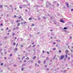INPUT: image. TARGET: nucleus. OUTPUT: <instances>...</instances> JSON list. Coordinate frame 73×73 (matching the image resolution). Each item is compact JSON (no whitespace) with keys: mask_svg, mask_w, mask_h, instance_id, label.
<instances>
[{"mask_svg":"<svg viewBox=\"0 0 73 73\" xmlns=\"http://www.w3.org/2000/svg\"><path fill=\"white\" fill-rule=\"evenodd\" d=\"M64 58V55H61L60 58V60H62Z\"/></svg>","mask_w":73,"mask_h":73,"instance_id":"obj_1","label":"nucleus"},{"mask_svg":"<svg viewBox=\"0 0 73 73\" xmlns=\"http://www.w3.org/2000/svg\"><path fill=\"white\" fill-rule=\"evenodd\" d=\"M60 20V21L61 23H65V22H64V21H63V20L61 19Z\"/></svg>","mask_w":73,"mask_h":73,"instance_id":"obj_2","label":"nucleus"},{"mask_svg":"<svg viewBox=\"0 0 73 73\" xmlns=\"http://www.w3.org/2000/svg\"><path fill=\"white\" fill-rule=\"evenodd\" d=\"M49 57H46V61H48V60H49Z\"/></svg>","mask_w":73,"mask_h":73,"instance_id":"obj_3","label":"nucleus"},{"mask_svg":"<svg viewBox=\"0 0 73 73\" xmlns=\"http://www.w3.org/2000/svg\"><path fill=\"white\" fill-rule=\"evenodd\" d=\"M20 20H17V21H16V23H19V22H20Z\"/></svg>","mask_w":73,"mask_h":73,"instance_id":"obj_4","label":"nucleus"},{"mask_svg":"<svg viewBox=\"0 0 73 73\" xmlns=\"http://www.w3.org/2000/svg\"><path fill=\"white\" fill-rule=\"evenodd\" d=\"M65 52H66V53H67L69 52V50H66L65 51Z\"/></svg>","mask_w":73,"mask_h":73,"instance_id":"obj_5","label":"nucleus"},{"mask_svg":"<svg viewBox=\"0 0 73 73\" xmlns=\"http://www.w3.org/2000/svg\"><path fill=\"white\" fill-rule=\"evenodd\" d=\"M17 26H18V27H19V26H20V23H17Z\"/></svg>","mask_w":73,"mask_h":73,"instance_id":"obj_6","label":"nucleus"},{"mask_svg":"<svg viewBox=\"0 0 73 73\" xmlns=\"http://www.w3.org/2000/svg\"><path fill=\"white\" fill-rule=\"evenodd\" d=\"M28 20H32V18L31 17H30L29 19Z\"/></svg>","mask_w":73,"mask_h":73,"instance_id":"obj_7","label":"nucleus"},{"mask_svg":"<svg viewBox=\"0 0 73 73\" xmlns=\"http://www.w3.org/2000/svg\"><path fill=\"white\" fill-rule=\"evenodd\" d=\"M26 60H29V57H27L26 58Z\"/></svg>","mask_w":73,"mask_h":73,"instance_id":"obj_8","label":"nucleus"},{"mask_svg":"<svg viewBox=\"0 0 73 73\" xmlns=\"http://www.w3.org/2000/svg\"><path fill=\"white\" fill-rule=\"evenodd\" d=\"M66 5H67V7H68V8H69V4L68 3H67L66 4Z\"/></svg>","mask_w":73,"mask_h":73,"instance_id":"obj_9","label":"nucleus"},{"mask_svg":"<svg viewBox=\"0 0 73 73\" xmlns=\"http://www.w3.org/2000/svg\"><path fill=\"white\" fill-rule=\"evenodd\" d=\"M36 58V56H35L33 58V60H35V58Z\"/></svg>","mask_w":73,"mask_h":73,"instance_id":"obj_10","label":"nucleus"},{"mask_svg":"<svg viewBox=\"0 0 73 73\" xmlns=\"http://www.w3.org/2000/svg\"><path fill=\"white\" fill-rule=\"evenodd\" d=\"M56 49V48H53V50H55Z\"/></svg>","mask_w":73,"mask_h":73,"instance_id":"obj_11","label":"nucleus"},{"mask_svg":"<svg viewBox=\"0 0 73 73\" xmlns=\"http://www.w3.org/2000/svg\"><path fill=\"white\" fill-rule=\"evenodd\" d=\"M21 18V16H20V17H19V19H20Z\"/></svg>","mask_w":73,"mask_h":73,"instance_id":"obj_12","label":"nucleus"},{"mask_svg":"<svg viewBox=\"0 0 73 73\" xmlns=\"http://www.w3.org/2000/svg\"><path fill=\"white\" fill-rule=\"evenodd\" d=\"M46 63V61L45 60H44V64H45Z\"/></svg>","mask_w":73,"mask_h":73,"instance_id":"obj_13","label":"nucleus"},{"mask_svg":"<svg viewBox=\"0 0 73 73\" xmlns=\"http://www.w3.org/2000/svg\"><path fill=\"white\" fill-rule=\"evenodd\" d=\"M3 7V5H0V8H2Z\"/></svg>","mask_w":73,"mask_h":73,"instance_id":"obj_14","label":"nucleus"},{"mask_svg":"<svg viewBox=\"0 0 73 73\" xmlns=\"http://www.w3.org/2000/svg\"><path fill=\"white\" fill-rule=\"evenodd\" d=\"M13 36H15V33H13L12 34Z\"/></svg>","mask_w":73,"mask_h":73,"instance_id":"obj_15","label":"nucleus"},{"mask_svg":"<svg viewBox=\"0 0 73 73\" xmlns=\"http://www.w3.org/2000/svg\"><path fill=\"white\" fill-rule=\"evenodd\" d=\"M64 29H67V28L66 27H64Z\"/></svg>","mask_w":73,"mask_h":73,"instance_id":"obj_16","label":"nucleus"},{"mask_svg":"<svg viewBox=\"0 0 73 73\" xmlns=\"http://www.w3.org/2000/svg\"><path fill=\"white\" fill-rule=\"evenodd\" d=\"M15 50H17V48H16L15 49Z\"/></svg>","mask_w":73,"mask_h":73,"instance_id":"obj_17","label":"nucleus"},{"mask_svg":"<svg viewBox=\"0 0 73 73\" xmlns=\"http://www.w3.org/2000/svg\"><path fill=\"white\" fill-rule=\"evenodd\" d=\"M15 30H16V28H14L13 29V31H15Z\"/></svg>","mask_w":73,"mask_h":73,"instance_id":"obj_18","label":"nucleus"},{"mask_svg":"<svg viewBox=\"0 0 73 73\" xmlns=\"http://www.w3.org/2000/svg\"><path fill=\"white\" fill-rule=\"evenodd\" d=\"M70 57H68V60H70Z\"/></svg>","mask_w":73,"mask_h":73,"instance_id":"obj_19","label":"nucleus"},{"mask_svg":"<svg viewBox=\"0 0 73 73\" xmlns=\"http://www.w3.org/2000/svg\"><path fill=\"white\" fill-rule=\"evenodd\" d=\"M16 28L17 29H19V27H16Z\"/></svg>","mask_w":73,"mask_h":73,"instance_id":"obj_20","label":"nucleus"},{"mask_svg":"<svg viewBox=\"0 0 73 73\" xmlns=\"http://www.w3.org/2000/svg\"><path fill=\"white\" fill-rule=\"evenodd\" d=\"M53 45H55V44H56V42H53Z\"/></svg>","mask_w":73,"mask_h":73,"instance_id":"obj_21","label":"nucleus"},{"mask_svg":"<svg viewBox=\"0 0 73 73\" xmlns=\"http://www.w3.org/2000/svg\"><path fill=\"white\" fill-rule=\"evenodd\" d=\"M38 62V63H39V64H40V62H41L40 61H39Z\"/></svg>","mask_w":73,"mask_h":73,"instance_id":"obj_22","label":"nucleus"},{"mask_svg":"<svg viewBox=\"0 0 73 73\" xmlns=\"http://www.w3.org/2000/svg\"><path fill=\"white\" fill-rule=\"evenodd\" d=\"M32 25L34 27V26H35V25L33 24H32Z\"/></svg>","mask_w":73,"mask_h":73,"instance_id":"obj_23","label":"nucleus"},{"mask_svg":"<svg viewBox=\"0 0 73 73\" xmlns=\"http://www.w3.org/2000/svg\"><path fill=\"white\" fill-rule=\"evenodd\" d=\"M65 57H66V58H67V57H68V55H65Z\"/></svg>","mask_w":73,"mask_h":73,"instance_id":"obj_24","label":"nucleus"},{"mask_svg":"<svg viewBox=\"0 0 73 73\" xmlns=\"http://www.w3.org/2000/svg\"><path fill=\"white\" fill-rule=\"evenodd\" d=\"M27 62V61L25 60L24 61V62Z\"/></svg>","mask_w":73,"mask_h":73,"instance_id":"obj_25","label":"nucleus"},{"mask_svg":"<svg viewBox=\"0 0 73 73\" xmlns=\"http://www.w3.org/2000/svg\"><path fill=\"white\" fill-rule=\"evenodd\" d=\"M26 23H27V22H24L23 24H26Z\"/></svg>","mask_w":73,"mask_h":73,"instance_id":"obj_26","label":"nucleus"},{"mask_svg":"<svg viewBox=\"0 0 73 73\" xmlns=\"http://www.w3.org/2000/svg\"><path fill=\"white\" fill-rule=\"evenodd\" d=\"M15 40H16V39H17V37H15Z\"/></svg>","mask_w":73,"mask_h":73,"instance_id":"obj_27","label":"nucleus"},{"mask_svg":"<svg viewBox=\"0 0 73 73\" xmlns=\"http://www.w3.org/2000/svg\"><path fill=\"white\" fill-rule=\"evenodd\" d=\"M21 25H23V22H21Z\"/></svg>","mask_w":73,"mask_h":73,"instance_id":"obj_28","label":"nucleus"},{"mask_svg":"<svg viewBox=\"0 0 73 73\" xmlns=\"http://www.w3.org/2000/svg\"><path fill=\"white\" fill-rule=\"evenodd\" d=\"M59 53H61V50H59Z\"/></svg>","mask_w":73,"mask_h":73,"instance_id":"obj_29","label":"nucleus"},{"mask_svg":"<svg viewBox=\"0 0 73 73\" xmlns=\"http://www.w3.org/2000/svg\"><path fill=\"white\" fill-rule=\"evenodd\" d=\"M1 65L2 66V65H3V63H2L1 64Z\"/></svg>","mask_w":73,"mask_h":73,"instance_id":"obj_30","label":"nucleus"},{"mask_svg":"<svg viewBox=\"0 0 73 73\" xmlns=\"http://www.w3.org/2000/svg\"><path fill=\"white\" fill-rule=\"evenodd\" d=\"M19 8H20V9H22V7L21 6H20L19 7Z\"/></svg>","mask_w":73,"mask_h":73,"instance_id":"obj_31","label":"nucleus"},{"mask_svg":"<svg viewBox=\"0 0 73 73\" xmlns=\"http://www.w3.org/2000/svg\"><path fill=\"white\" fill-rule=\"evenodd\" d=\"M13 44L14 45H16V44L15 43H13Z\"/></svg>","mask_w":73,"mask_h":73,"instance_id":"obj_32","label":"nucleus"},{"mask_svg":"<svg viewBox=\"0 0 73 73\" xmlns=\"http://www.w3.org/2000/svg\"><path fill=\"white\" fill-rule=\"evenodd\" d=\"M10 57H11V56H12V54H10Z\"/></svg>","mask_w":73,"mask_h":73,"instance_id":"obj_33","label":"nucleus"},{"mask_svg":"<svg viewBox=\"0 0 73 73\" xmlns=\"http://www.w3.org/2000/svg\"><path fill=\"white\" fill-rule=\"evenodd\" d=\"M42 52L43 53H45V51L44 50H43Z\"/></svg>","mask_w":73,"mask_h":73,"instance_id":"obj_34","label":"nucleus"},{"mask_svg":"<svg viewBox=\"0 0 73 73\" xmlns=\"http://www.w3.org/2000/svg\"><path fill=\"white\" fill-rule=\"evenodd\" d=\"M14 17L16 18V15H14Z\"/></svg>","mask_w":73,"mask_h":73,"instance_id":"obj_35","label":"nucleus"},{"mask_svg":"<svg viewBox=\"0 0 73 73\" xmlns=\"http://www.w3.org/2000/svg\"><path fill=\"white\" fill-rule=\"evenodd\" d=\"M37 66V63L35 64V66Z\"/></svg>","mask_w":73,"mask_h":73,"instance_id":"obj_36","label":"nucleus"},{"mask_svg":"<svg viewBox=\"0 0 73 73\" xmlns=\"http://www.w3.org/2000/svg\"><path fill=\"white\" fill-rule=\"evenodd\" d=\"M3 30H4V29H1V31H3Z\"/></svg>","mask_w":73,"mask_h":73,"instance_id":"obj_37","label":"nucleus"},{"mask_svg":"<svg viewBox=\"0 0 73 73\" xmlns=\"http://www.w3.org/2000/svg\"><path fill=\"white\" fill-rule=\"evenodd\" d=\"M4 59H5V60H6V59H7V57H4Z\"/></svg>","mask_w":73,"mask_h":73,"instance_id":"obj_38","label":"nucleus"},{"mask_svg":"<svg viewBox=\"0 0 73 73\" xmlns=\"http://www.w3.org/2000/svg\"><path fill=\"white\" fill-rule=\"evenodd\" d=\"M18 59H19V60H20L21 59V58H20V57H18Z\"/></svg>","mask_w":73,"mask_h":73,"instance_id":"obj_39","label":"nucleus"},{"mask_svg":"<svg viewBox=\"0 0 73 73\" xmlns=\"http://www.w3.org/2000/svg\"><path fill=\"white\" fill-rule=\"evenodd\" d=\"M47 53L48 54H49V52H47Z\"/></svg>","mask_w":73,"mask_h":73,"instance_id":"obj_40","label":"nucleus"},{"mask_svg":"<svg viewBox=\"0 0 73 73\" xmlns=\"http://www.w3.org/2000/svg\"><path fill=\"white\" fill-rule=\"evenodd\" d=\"M71 11H73V9H72L71 10Z\"/></svg>","mask_w":73,"mask_h":73,"instance_id":"obj_41","label":"nucleus"},{"mask_svg":"<svg viewBox=\"0 0 73 73\" xmlns=\"http://www.w3.org/2000/svg\"><path fill=\"white\" fill-rule=\"evenodd\" d=\"M21 21H23V19H21Z\"/></svg>","mask_w":73,"mask_h":73,"instance_id":"obj_42","label":"nucleus"},{"mask_svg":"<svg viewBox=\"0 0 73 73\" xmlns=\"http://www.w3.org/2000/svg\"><path fill=\"white\" fill-rule=\"evenodd\" d=\"M21 47H23V45H21Z\"/></svg>","mask_w":73,"mask_h":73,"instance_id":"obj_43","label":"nucleus"},{"mask_svg":"<svg viewBox=\"0 0 73 73\" xmlns=\"http://www.w3.org/2000/svg\"><path fill=\"white\" fill-rule=\"evenodd\" d=\"M18 44H19L17 43V44H16V46H17V45H18Z\"/></svg>","mask_w":73,"mask_h":73,"instance_id":"obj_44","label":"nucleus"},{"mask_svg":"<svg viewBox=\"0 0 73 73\" xmlns=\"http://www.w3.org/2000/svg\"><path fill=\"white\" fill-rule=\"evenodd\" d=\"M1 25L2 26H3V24L2 23H1Z\"/></svg>","mask_w":73,"mask_h":73,"instance_id":"obj_45","label":"nucleus"},{"mask_svg":"<svg viewBox=\"0 0 73 73\" xmlns=\"http://www.w3.org/2000/svg\"><path fill=\"white\" fill-rule=\"evenodd\" d=\"M49 70V68H47V70Z\"/></svg>","mask_w":73,"mask_h":73,"instance_id":"obj_46","label":"nucleus"},{"mask_svg":"<svg viewBox=\"0 0 73 73\" xmlns=\"http://www.w3.org/2000/svg\"><path fill=\"white\" fill-rule=\"evenodd\" d=\"M72 38V36H70V39H71V38Z\"/></svg>","mask_w":73,"mask_h":73,"instance_id":"obj_47","label":"nucleus"},{"mask_svg":"<svg viewBox=\"0 0 73 73\" xmlns=\"http://www.w3.org/2000/svg\"><path fill=\"white\" fill-rule=\"evenodd\" d=\"M25 11H26V12H28V10L26 9V10H25Z\"/></svg>","mask_w":73,"mask_h":73,"instance_id":"obj_48","label":"nucleus"},{"mask_svg":"<svg viewBox=\"0 0 73 73\" xmlns=\"http://www.w3.org/2000/svg\"><path fill=\"white\" fill-rule=\"evenodd\" d=\"M23 58H25V56H23Z\"/></svg>","mask_w":73,"mask_h":73,"instance_id":"obj_49","label":"nucleus"},{"mask_svg":"<svg viewBox=\"0 0 73 73\" xmlns=\"http://www.w3.org/2000/svg\"><path fill=\"white\" fill-rule=\"evenodd\" d=\"M36 46V45H34L33 46V47H34V46Z\"/></svg>","mask_w":73,"mask_h":73,"instance_id":"obj_50","label":"nucleus"},{"mask_svg":"<svg viewBox=\"0 0 73 73\" xmlns=\"http://www.w3.org/2000/svg\"><path fill=\"white\" fill-rule=\"evenodd\" d=\"M21 70H22V71H23V68H22Z\"/></svg>","mask_w":73,"mask_h":73,"instance_id":"obj_51","label":"nucleus"},{"mask_svg":"<svg viewBox=\"0 0 73 73\" xmlns=\"http://www.w3.org/2000/svg\"><path fill=\"white\" fill-rule=\"evenodd\" d=\"M56 57V55H55L54 57V58H55V57Z\"/></svg>","mask_w":73,"mask_h":73,"instance_id":"obj_52","label":"nucleus"},{"mask_svg":"<svg viewBox=\"0 0 73 73\" xmlns=\"http://www.w3.org/2000/svg\"><path fill=\"white\" fill-rule=\"evenodd\" d=\"M58 46V44H57L56 45V47H57V46Z\"/></svg>","mask_w":73,"mask_h":73,"instance_id":"obj_53","label":"nucleus"},{"mask_svg":"<svg viewBox=\"0 0 73 73\" xmlns=\"http://www.w3.org/2000/svg\"><path fill=\"white\" fill-rule=\"evenodd\" d=\"M7 35H9V33H7Z\"/></svg>","mask_w":73,"mask_h":73,"instance_id":"obj_54","label":"nucleus"},{"mask_svg":"<svg viewBox=\"0 0 73 73\" xmlns=\"http://www.w3.org/2000/svg\"><path fill=\"white\" fill-rule=\"evenodd\" d=\"M37 34H40V33L39 32Z\"/></svg>","mask_w":73,"mask_h":73,"instance_id":"obj_55","label":"nucleus"},{"mask_svg":"<svg viewBox=\"0 0 73 73\" xmlns=\"http://www.w3.org/2000/svg\"><path fill=\"white\" fill-rule=\"evenodd\" d=\"M43 18H44V19H45V17H44Z\"/></svg>","mask_w":73,"mask_h":73,"instance_id":"obj_56","label":"nucleus"},{"mask_svg":"<svg viewBox=\"0 0 73 73\" xmlns=\"http://www.w3.org/2000/svg\"><path fill=\"white\" fill-rule=\"evenodd\" d=\"M23 59H24V58H22V60H23Z\"/></svg>","mask_w":73,"mask_h":73,"instance_id":"obj_57","label":"nucleus"},{"mask_svg":"<svg viewBox=\"0 0 73 73\" xmlns=\"http://www.w3.org/2000/svg\"><path fill=\"white\" fill-rule=\"evenodd\" d=\"M7 29H8V28L7 27Z\"/></svg>","mask_w":73,"mask_h":73,"instance_id":"obj_58","label":"nucleus"},{"mask_svg":"<svg viewBox=\"0 0 73 73\" xmlns=\"http://www.w3.org/2000/svg\"><path fill=\"white\" fill-rule=\"evenodd\" d=\"M51 38L52 39V36L51 37Z\"/></svg>","mask_w":73,"mask_h":73,"instance_id":"obj_59","label":"nucleus"},{"mask_svg":"<svg viewBox=\"0 0 73 73\" xmlns=\"http://www.w3.org/2000/svg\"><path fill=\"white\" fill-rule=\"evenodd\" d=\"M15 10H16V8L15 9Z\"/></svg>","mask_w":73,"mask_h":73,"instance_id":"obj_60","label":"nucleus"},{"mask_svg":"<svg viewBox=\"0 0 73 73\" xmlns=\"http://www.w3.org/2000/svg\"><path fill=\"white\" fill-rule=\"evenodd\" d=\"M9 30V31H8V32H9V31H10V30Z\"/></svg>","mask_w":73,"mask_h":73,"instance_id":"obj_61","label":"nucleus"},{"mask_svg":"<svg viewBox=\"0 0 73 73\" xmlns=\"http://www.w3.org/2000/svg\"><path fill=\"white\" fill-rule=\"evenodd\" d=\"M37 66H38H38H39V65H37Z\"/></svg>","mask_w":73,"mask_h":73,"instance_id":"obj_62","label":"nucleus"},{"mask_svg":"<svg viewBox=\"0 0 73 73\" xmlns=\"http://www.w3.org/2000/svg\"><path fill=\"white\" fill-rule=\"evenodd\" d=\"M71 51H72V52H73V50H71Z\"/></svg>","mask_w":73,"mask_h":73,"instance_id":"obj_63","label":"nucleus"},{"mask_svg":"<svg viewBox=\"0 0 73 73\" xmlns=\"http://www.w3.org/2000/svg\"><path fill=\"white\" fill-rule=\"evenodd\" d=\"M0 45H2V44H0Z\"/></svg>","mask_w":73,"mask_h":73,"instance_id":"obj_64","label":"nucleus"}]
</instances>
